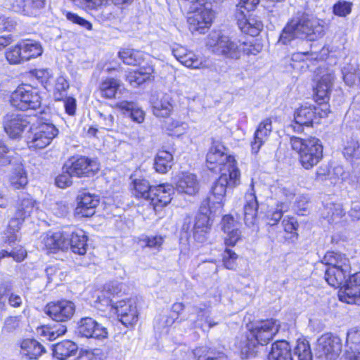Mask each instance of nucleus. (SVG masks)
Returning a JSON list of instances; mask_svg holds the SVG:
<instances>
[{
	"label": "nucleus",
	"instance_id": "1",
	"mask_svg": "<svg viewBox=\"0 0 360 360\" xmlns=\"http://www.w3.org/2000/svg\"><path fill=\"white\" fill-rule=\"evenodd\" d=\"M324 34L323 21L309 14L302 13L290 20L283 29L279 42L288 44L295 38L315 41Z\"/></svg>",
	"mask_w": 360,
	"mask_h": 360
},
{
	"label": "nucleus",
	"instance_id": "2",
	"mask_svg": "<svg viewBox=\"0 0 360 360\" xmlns=\"http://www.w3.org/2000/svg\"><path fill=\"white\" fill-rule=\"evenodd\" d=\"M39 203L30 194L24 193L18 199L16 204L13 217L9 221L6 242L13 246L17 240V232L19 231L23 221L33 214H39Z\"/></svg>",
	"mask_w": 360,
	"mask_h": 360
},
{
	"label": "nucleus",
	"instance_id": "3",
	"mask_svg": "<svg viewBox=\"0 0 360 360\" xmlns=\"http://www.w3.org/2000/svg\"><path fill=\"white\" fill-rule=\"evenodd\" d=\"M292 148L299 154V160L306 169H310L316 165L323 158V146L321 141L316 137L301 139L293 136L290 138Z\"/></svg>",
	"mask_w": 360,
	"mask_h": 360
},
{
	"label": "nucleus",
	"instance_id": "4",
	"mask_svg": "<svg viewBox=\"0 0 360 360\" xmlns=\"http://www.w3.org/2000/svg\"><path fill=\"white\" fill-rule=\"evenodd\" d=\"M206 164L211 171L229 173L233 184L240 172L234 157L229 155L227 149L219 143H214L210 147L207 154Z\"/></svg>",
	"mask_w": 360,
	"mask_h": 360
},
{
	"label": "nucleus",
	"instance_id": "5",
	"mask_svg": "<svg viewBox=\"0 0 360 360\" xmlns=\"http://www.w3.org/2000/svg\"><path fill=\"white\" fill-rule=\"evenodd\" d=\"M241 41L232 39L220 32H212L207 37L206 46L219 56L229 59H238L241 56Z\"/></svg>",
	"mask_w": 360,
	"mask_h": 360
},
{
	"label": "nucleus",
	"instance_id": "6",
	"mask_svg": "<svg viewBox=\"0 0 360 360\" xmlns=\"http://www.w3.org/2000/svg\"><path fill=\"white\" fill-rule=\"evenodd\" d=\"M236 177V181L233 184L229 173L222 172L220 176L213 183L210 195L202 201V205L207 206L208 209H213L214 212L220 210L223 206L227 188L236 187L240 184V172H238V175Z\"/></svg>",
	"mask_w": 360,
	"mask_h": 360
},
{
	"label": "nucleus",
	"instance_id": "7",
	"mask_svg": "<svg viewBox=\"0 0 360 360\" xmlns=\"http://www.w3.org/2000/svg\"><path fill=\"white\" fill-rule=\"evenodd\" d=\"M58 133V129L51 123L32 125L26 134L27 145L33 150L44 149L50 145Z\"/></svg>",
	"mask_w": 360,
	"mask_h": 360
},
{
	"label": "nucleus",
	"instance_id": "8",
	"mask_svg": "<svg viewBox=\"0 0 360 360\" xmlns=\"http://www.w3.org/2000/svg\"><path fill=\"white\" fill-rule=\"evenodd\" d=\"M11 103L21 110L37 109L41 105V97L37 89L30 85L19 86L11 96Z\"/></svg>",
	"mask_w": 360,
	"mask_h": 360
},
{
	"label": "nucleus",
	"instance_id": "9",
	"mask_svg": "<svg viewBox=\"0 0 360 360\" xmlns=\"http://www.w3.org/2000/svg\"><path fill=\"white\" fill-rule=\"evenodd\" d=\"M99 169V164L96 159L85 156L72 157L64 165V171L79 178L94 176Z\"/></svg>",
	"mask_w": 360,
	"mask_h": 360
},
{
	"label": "nucleus",
	"instance_id": "10",
	"mask_svg": "<svg viewBox=\"0 0 360 360\" xmlns=\"http://www.w3.org/2000/svg\"><path fill=\"white\" fill-rule=\"evenodd\" d=\"M342 351V342L332 333H325L317 340L316 354L326 360H335Z\"/></svg>",
	"mask_w": 360,
	"mask_h": 360
},
{
	"label": "nucleus",
	"instance_id": "11",
	"mask_svg": "<svg viewBox=\"0 0 360 360\" xmlns=\"http://www.w3.org/2000/svg\"><path fill=\"white\" fill-rule=\"evenodd\" d=\"M190 8H193L192 6ZM193 11L189 13L188 23L191 32L204 33L212 23L214 15L211 9L204 6L200 8L193 6Z\"/></svg>",
	"mask_w": 360,
	"mask_h": 360
},
{
	"label": "nucleus",
	"instance_id": "12",
	"mask_svg": "<svg viewBox=\"0 0 360 360\" xmlns=\"http://www.w3.org/2000/svg\"><path fill=\"white\" fill-rule=\"evenodd\" d=\"M350 264L347 257L342 254L341 262H337V266H328L325 272V279L331 286L340 287L345 281L346 276L349 274Z\"/></svg>",
	"mask_w": 360,
	"mask_h": 360
},
{
	"label": "nucleus",
	"instance_id": "13",
	"mask_svg": "<svg viewBox=\"0 0 360 360\" xmlns=\"http://www.w3.org/2000/svg\"><path fill=\"white\" fill-rule=\"evenodd\" d=\"M112 307L115 309L120 321L124 326H132L138 321L139 312L134 300H120L112 303Z\"/></svg>",
	"mask_w": 360,
	"mask_h": 360
},
{
	"label": "nucleus",
	"instance_id": "14",
	"mask_svg": "<svg viewBox=\"0 0 360 360\" xmlns=\"http://www.w3.org/2000/svg\"><path fill=\"white\" fill-rule=\"evenodd\" d=\"M75 306L68 300H60L49 303L45 307L46 314L56 321L65 322L75 314Z\"/></svg>",
	"mask_w": 360,
	"mask_h": 360
},
{
	"label": "nucleus",
	"instance_id": "15",
	"mask_svg": "<svg viewBox=\"0 0 360 360\" xmlns=\"http://www.w3.org/2000/svg\"><path fill=\"white\" fill-rule=\"evenodd\" d=\"M279 324L276 320L269 319L261 321L250 331V335L258 344L266 345L278 333Z\"/></svg>",
	"mask_w": 360,
	"mask_h": 360
},
{
	"label": "nucleus",
	"instance_id": "16",
	"mask_svg": "<svg viewBox=\"0 0 360 360\" xmlns=\"http://www.w3.org/2000/svg\"><path fill=\"white\" fill-rule=\"evenodd\" d=\"M3 124L6 133L12 139L19 138L25 129L30 127L28 117L15 113L6 115Z\"/></svg>",
	"mask_w": 360,
	"mask_h": 360
},
{
	"label": "nucleus",
	"instance_id": "17",
	"mask_svg": "<svg viewBox=\"0 0 360 360\" xmlns=\"http://www.w3.org/2000/svg\"><path fill=\"white\" fill-rule=\"evenodd\" d=\"M213 210V209H208L207 206L201 205L200 212L196 216L193 226V237L198 243H204L207 239L211 226L209 214L214 212Z\"/></svg>",
	"mask_w": 360,
	"mask_h": 360
},
{
	"label": "nucleus",
	"instance_id": "18",
	"mask_svg": "<svg viewBox=\"0 0 360 360\" xmlns=\"http://www.w3.org/2000/svg\"><path fill=\"white\" fill-rule=\"evenodd\" d=\"M77 331L80 335L87 338L105 339L108 336L107 328L91 317L81 319Z\"/></svg>",
	"mask_w": 360,
	"mask_h": 360
},
{
	"label": "nucleus",
	"instance_id": "19",
	"mask_svg": "<svg viewBox=\"0 0 360 360\" xmlns=\"http://www.w3.org/2000/svg\"><path fill=\"white\" fill-rule=\"evenodd\" d=\"M345 282L339 291V298L348 304L355 303L360 297V271L350 276Z\"/></svg>",
	"mask_w": 360,
	"mask_h": 360
},
{
	"label": "nucleus",
	"instance_id": "20",
	"mask_svg": "<svg viewBox=\"0 0 360 360\" xmlns=\"http://www.w3.org/2000/svg\"><path fill=\"white\" fill-rule=\"evenodd\" d=\"M175 184L178 192L191 196L198 193L200 189V184L197 176L189 172L179 174L176 176Z\"/></svg>",
	"mask_w": 360,
	"mask_h": 360
},
{
	"label": "nucleus",
	"instance_id": "21",
	"mask_svg": "<svg viewBox=\"0 0 360 360\" xmlns=\"http://www.w3.org/2000/svg\"><path fill=\"white\" fill-rule=\"evenodd\" d=\"M152 192L150 204L155 210H158L170 202L174 191L172 185L163 184L154 186Z\"/></svg>",
	"mask_w": 360,
	"mask_h": 360
},
{
	"label": "nucleus",
	"instance_id": "22",
	"mask_svg": "<svg viewBox=\"0 0 360 360\" xmlns=\"http://www.w3.org/2000/svg\"><path fill=\"white\" fill-rule=\"evenodd\" d=\"M236 16L240 30L251 36H257L263 27V24L255 16L249 15L248 18L243 11L236 9Z\"/></svg>",
	"mask_w": 360,
	"mask_h": 360
},
{
	"label": "nucleus",
	"instance_id": "23",
	"mask_svg": "<svg viewBox=\"0 0 360 360\" xmlns=\"http://www.w3.org/2000/svg\"><path fill=\"white\" fill-rule=\"evenodd\" d=\"M46 5V0H13V11L25 15H36Z\"/></svg>",
	"mask_w": 360,
	"mask_h": 360
},
{
	"label": "nucleus",
	"instance_id": "24",
	"mask_svg": "<svg viewBox=\"0 0 360 360\" xmlns=\"http://www.w3.org/2000/svg\"><path fill=\"white\" fill-rule=\"evenodd\" d=\"M250 191L245 195V204L244 205V221L247 226L255 224L257 215L258 202L254 191V182L252 179Z\"/></svg>",
	"mask_w": 360,
	"mask_h": 360
},
{
	"label": "nucleus",
	"instance_id": "25",
	"mask_svg": "<svg viewBox=\"0 0 360 360\" xmlns=\"http://www.w3.org/2000/svg\"><path fill=\"white\" fill-rule=\"evenodd\" d=\"M221 226L224 232L226 233L225 237L226 245H235L241 236L240 224L233 217L226 215L222 218Z\"/></svg>",
	"mask_w": 360,
	"mask_h": 360
},
{
	"label": "nucleus",
	"instance_id": "26",
	"mask_svg": "<svg viewBox=\"0 0 360 360\" xmlns=\"http://www.w3.org/2000/svg\"><path fill=\"white\" fill-rule=\"evenodd\" d=\"M272 131V121L271 118H266L262 121L254 135V141L251 143L252 152L257 153L262 146L267 141Z\"/></svg>",
	"mask_w": 360,
	"mask_h": 360
},
{
	"label": "nucleus",
	"instance_id": "27",
	"mask_svg": "<svg viewBox=\"0 0 360 360\" xmlns=\"http://www.w3.org/2000/svg\"><path fill=\"white\" fill-rule=\"evenodd\" d=\"M65 241L67 242V250H71L78 255H84L86 252L87 238L82 230L73 231L70 235L65 233Z\"/></svg>",
	"mask_w": 360,
	"mask_h": 360
},
{
	"label": "nucleus",
	"instance_id": "28",
	"mask_svg": "<svg viewBox=\"0 0 360 360\" xmlns=\"http://www.w3.org/2000/svg\"><path fill=\"white\" fill-rule=\"evenodd\" d=\"M99 200L97 196L89 193L82 194L79 198L78 205L75 209V213L81 217H89L95 213V208L98 205Z\"/></svg>",
	"mask_w": 360,
	"mask_h": 360
},
{
	"label": "nucleus",
	"instance_id": "29",
	"mask_svg": "<svg viewBox=\"0 0 360 360\" xmlns=\"http://www.w3.org/2000/svg\"><path fill=\"white\" fill-rule=\"evenodd\" d=\"M42 248L55 252L58 250H67V242L65 241V233L49 232L41 236Z\"/></svg>",
	"mask_w": 360,
	"mask_h": 360
},
{
	"label": "nucleus",
	"instance_id": "30",
	"mask_svg": "<svg viewBox=\"0 0 360 360\" xmlns=\"http://www.w3.org/2000/svg\"><path fill=\"white\" fill-rule=\"evenodd\" d=\"M334 79L333 72L330 70H328L326 74L320 77L315 89L317 100L324 102L326 98H328Z\"/></svg>",
	"mask_w": 360,
	"mask_h": 360
},
{
	"label": "nucleus",
	"instance_id": "31",
	"mask_svg": "<svg viewBox=\"0 0 360 360\" xmlns=\"http://www.w3.org/2000/svg\"><path fill=\"white\" fill-rule=\"evenodd\" d=\"M10 186L13 189L25 188L27 184V176L21 163L13 165L8 175Z\"/></svg>",
	"mask_w": 360,
	"mask_h": 360
},
{
	"label": "nucleus",
	"instance_id": "32",
	"mask_svg": "<svg viewBox=\"0 0 360 360\" xmlns=\"http://www.w3.org/2000/svg\"><path fill=\"white\" fill-rule=\"evenodd\" d=\"M154 73L152 65L141 67L138 70L129 72L127 76V80L133 87H138L147 80H149Z\"/></svg>",
	"mask_w": 360,
	"mask_h": 360
},
{
	"label": "nucleus",
	"instance_id": "33",
	"mask_svg": "<svg viewBox=\"0 0 360 360\" xmlns=\"http://www.w3.org/2000/svg\"><path fill=\"white\" fill-rule=\"evenodd\" d=\"M347 344L352 349L347 354V360H360V327L352 328L347 332Z\"/></svg>",
	"mask_w": 360,
	"mask_h": 360
},
{
	"label": "nucleus",
	"instance_id": "34",
	"mask_svg": "<svg viewBox=\"0 0 360 360\" xmlns=\"http://www.w3.org/2000/svg\"><path fill=\"white\" fill-rule=\"evenodd\" d=\"M121 82L112 77H106L101 80L98 91L103 98L112 99L116 98L118 91H121Z\"/></svg>",
	"mask_w": 360,
	"mask_h": 360
},
{
	"label": "nucleus",
	"instance_id": "35",
	"mask_svg": "<svg viewBox=\"0 0 360 360\" xmlns=\"http://www.w3.org/2000/svg\"><path fill=\"white\" fill-rule=\"evenodd\" d=\"M193 354L196 360H230L224 352L206 345L196 347Z\"/></svg>",
	"mask_w": 360,
	"mask_h": 360
},
{
	"label": "nucleus",
	"instance_id": "36",
	"mask_svg": "<svg viewBox=\"0 0 360 360\" xmlns=\"http://www.w3.org/2000/svg\"><path fill=\"white\" fill-rule=\"evenodd\" d=\"M46 352L44 346L35 340L26 339L20 343L22 355L29 359H36Z\"/></svg>",
	"mask_w": 360,
	"mask_h": 360
},
{
	"label": "nucleus",
	"instance_id": "37",
	"mask_svg": "<svg viewBox=\"0 0 360 360\" xmlns=\"http://www.w3.org/2000/svg\"><path fill=\"white\" fill-rule=\"evenodd\" d=\"M268 360H293L289 344L284 340L274 342L268 355Z\"/></svg>",
	"mask_w": 360,
	"mask_h": 360
},
{
	"label": "nucleus",
	"instance_id": "38",
	"mask_svg": "<svg viewBox=\"0 0 360 360\" xmlns=\"http://www.w3.org/2000/svg\"><path fill=\"white\" fill-rule=\"evenodd\" d=\"M318 109L314 106H301L294 115L295 121L300 125L309 126L316 118Z\"/></svg>",
	"mask_w": 360,
	"mask_h": 360
},
{
	"label": "nucleus",
	"instance_id": "39",
	"mask_svg": "<svg viewBox=\"0 0 360 360\" xmlns=\"http://www.w3.org/2000/svg\"><path fill=\"white\" fill-rule=\"evenodd\" d=\"M173 164V155L165 150H159L154 159V168L160 174L167 173Z\"/></svg>",
	"mask_w": 360,
	"mask_h": 360
},
{
	"label": "nucleus",
	"instance_id": "40",
	"mask_svg": "<svg viewBox=\"0 0 360 360\" xmlns=\"http://www.w3.org/2000/svg\"><path fill=\"white\" fill-rule=\"evenodd\" d=\"M20 42L22 49V53L25 61L39 57L43 53L42 46L38 41L27 39Z\"/></svg>",
	"mask_w": 360,
	"mask_h": 360
},
{
	"label": "nucleus",
	"instance_id": "41",
	"mask_svg": "<svg viewBox=\"0 0 360 360\" xmlns=\"http://www.w3.org/2000/svg\"><path fill=\"white\" fill-rule=\"evenodd\" d=\"M77 350V346L75 343L70 340H65L57 343L53 349V356L60 359L65 360L72 356Z\"/></svg>",
	"mask_w": 360,
	"mask_h": 360
},
{
	"label": "nucleus",
	"instance_id": "42",
	"mask_svg": "<svg viewBox=\"0 0 360 360\" xmlns=\"http://www.w3.org/2000/svg\"><path fill=\"white\" fill-rule=\"evenodd\" d=\"M173 110L172 98L169 95H164L160 99L157 100L153 106L154 115L159 117H167Z\"/></svg>",
	"mask_w": 360,
	"mask_h": 360
},
{
	"label": "nucleus",
	"instance_id": "43",
	"mask_svg": "<svg viewBox=\"0 0 360 360\" xmlns=\"http://www.w3.org/2000/svg\"><path fill=\"white\" fill-rule=\"evenodd\" d=\"M288 210L286 202H277L274 207H271L267 211L265 219L269 226L276 225L281 219L283 213Z\"/></svg>",
	"mask_w": 360,
	"mask_h": 360
},
{
	"label": "nucleus",
	"instance_id": "44",
	"mask_svg": "<svg viewBox=\"0 0 360 360\" xmlns=\"http://www.w3.org/2000/svg\"><path fill=\"white\" fill-rule=\"evenodd\" d=\"M258 343L250 335L242 338L238 345L240 349V354L243 359L254 357L257 354V345Z\"/></svg>",
	"mask_w": 360,
	"mask_h": 360
},
{
	"label": "nucleus",
	"instance_id": "45",
	"mask_svg": "<svg viewBox=\"0 0 360 360\" xmlns=\"http://www.w3.org/2000/svg\"><path fill=\"white\" fill-rule=\"evenodd\" d=\"M191 314H195L196 315V319H192L191 317L188 318L193 323V327L202 328L203 327L202 323H205L206 319L209 318L210 311L207 304H200L191 307Z\"/></svg>",
	"mask_w": 360,
	"mask_h": 360
},
{
	"label": "nucleus",
	"instance_id": "46",
	"mask_svg": "<svg viewBox=\"0 0 360 360\" xmlns=\"http://www.w3.org/2000/svg\"><path fill=\"white\" fill-rule=\"evenodd\" d=\"M98 9L101 10L98 17L103 21L112 22L118 20L122 11L120 7L110 3Z\"/></svg>",
	"mask_w": 360,
	"mask_h": 360
},
{
	"label": "nucleus",
	"instance_id": "47",
	"mask_svg": "<svg viewBox=\"0 0 360 360\" xmlns=\"http://www.w3.org/2000/svg\"><path fill=\"white\" fill-rule=\"evenodd\" d=\"M118 54L123 63L129 65H139L143 59L142 52L134 49H123Z\"/></svg>",
	"mask_w": 360,
	"mask_h": 360
},
{
	"label": "nucleus",
	"instance_id": "48",
	"mask_svg": "<svg viewBox=\"0 0 360 360\" xmlns=\"http://www.w3.org/2000/svg\"><path fill=\"white\" fill-rule=\"evenodd\" d=\"M275 195L281 199L278 202H286L289 206V203L295 196V190L292 186L283 185H278L272 187Z\"/></svg>",
	"mask_w": 360,
	"mask_h": 360
},
{
	"label": "nucleus",
	"instance_id": "49",
	"mask_svg": "<svg viewBox=\"0 0 360 360\" xmlns=\"http://www.w3.org/2000/svg\"><path fill=\"white\" fill-rule=\"evenodd\" d=\"M343 79L349 86H360V70L352 66L344 67L342 70Z\"/></svg>",
	"mask_w": 360,
	"mask_h": 360
},
{
	"label": "nucleus",
	"instance_id": "50",
	"mask_svg": "<svg viewBox=\"0 0 360 360\" xmlns=\"http://www.w3.org/2000/svg\"><path fill=\"white\" fill-rule=\"evenodd\" d=\"M134 195L136 198L150 199L152 195V190L154 186H151L148 181L145 179H137L134 181Z\"/></svg>",
	"mask_w": 360,
	"mask_h": 360
},
{
	"label": "nucleus",
	"instance_id": "51",
	"mask_svg": "<svg viewBox=\"0 0 360 360\" xmlns=\"http://www.w3.org/2000/svg\"><path fill=\"white\" fill-rule=\"evenodd\" d=\"M344 157L348 160L360 159V146L357 141L350 140L347 142L342 149Z\"/></svg>",
	"mask_w": 360,
	"mask_h": 360
},
{
	"label": "nucleus",
	"instance_id": "52",
	"mask_svg": "<svg viewBox=\"0 0 360 360\" xmlns=\"http://www.w3.org/2000/svg\"><path fill=\"white\" fill-rule=\"evenodd\" d=\"M20 42L9 47L6 51V58L10 64H20L25 62Z\"/></svg>",
	"mask_w": 360,
	"mask_h": 360
},
{
	"label": "nucleus",
	"instance_id": "53",
	"mask_svg": "<svg viewBox=\"0 0 360 360\" xmlns=\"http://www.w3.org/2000/svg\"><path fill=\"white\" fill-rule=\"evenodd\" d=\"M294 354L298 360H312V353L309 343L307 340H298L294 349Z\"/></svg>",
	"mask_w": 360,
	"mask_h": 360
},
{
	"label": "nucleus",
	"instance_id": "54",
	"mask_svg": "<svg viewBox=\"0 0 360 360\" xmlns=\"http://www.w3.org/2000/svg\"><path fill=\"white\" fill-rule=\"evenodd\" d=\"M69 88V83L67 79L60 76L56 79L54 90L53 97L56 101H62L66 96V91Z\"/></svg>",
	"mask_w": 360,
	"mask_h": 360
},
{
	"label": "nucleus",
	"instance_id": "55",
	"mask_svg": "<svg viewBox=\"0 0 360 360\" xmlns=\"http://www.w3.org/2000/svg\"><path fill=\"white\" fill-rule=\"evenodd\" d=\"M31 73L39 82H40L44 86L46 89H48L51 85V80L53 77V73L50 69H35L32 70Z\"/></svg>",
	"mask_w": 360,
	"mask_h": 360
},
{
	"label": "nucleus",
	"instance_id": "56",
	"mask_svg": "<svg viewBox=\"0 0 360 360\" xmlns=\"http://www.w3.org/2000/svg\"><path fill=\"white\" fill-rule=\"evenodd\" d=\"M326 210L328 214L326 217L328 221L336 222L345 215L344 209L340 204H330L326 207Z\"/></svg>",
	"mask_w": 360,
	"mask_h": 360
},
{
	"label": "nucleus",
	"instance_id": "57",
	"mask_svg": "<svg viewBox=\"0 0 360 360\" xmlns=\"http://www.w3.org/2000/svg\"><path fill=\"white\" fill-rule=\"evenodd\" d=\"M181 63L187 68L198 69L202 66L203 62L200 57L191 51H188Z\"/></svg>",
	"mask_w": 360,
	"mask_h": 360
},
{
	"label": "nucleus",
	"instance_id": "58",
	"mask_svg": "<svg viewBox=\"0 0 360 360\" xmlns=\"http://www.w3.org/2000/svg\"><path fill=\"white\" fill-rule=\"evenodd\" d=\"M26 256V251L21 246L13 247L10 251L4 250L0 252V260L6 257H11L17 262L22 261Z\"/></svg>",
	"mask_w": 360,
	"mask_h": 360
},
{
	"label": "nucleus",
	"instance_id": "59",
	"mask_svg": "<svg viewBox=\"0 0 360 360\" xmlns=\"http://www.w3.org/2000/svg\"><path fill=\"white\" fill-rule=\"evenodd\" d=\"M98 122L102 127L107 130H111L115 124V117L108 112L98 111Z\"/></svg>",
	"mask_w": 360,
	"mask_h": 360
},
{
	"label": "nucleus",
	"instance_id": "60",
	"mask_svg": "<svg viewBox=\"0 0 360 360\" xmlns=\"http://www.w3.org/2000/svg\"><path fill=\"white\" fill-rule=\"evenodd\" d=\"M352 11V4L346 1H339L333 6L335 15L344 17L349 15Z\"/></svg>",
	"mask_w": 360,
	"mask_h": 360
},
{
	"label": "nucleus",
	"instance_id": "61",
	"mask_svg": "<svg viewBox=\"0 0 360 360\" xmlns=\"http://www.w3.org/2000/svg\"><path fill=\"white\" fill-rule=\"evenodd\" d=\"M46 273L49 281H54L56 283L62 281L65 277L64 272L56 266H49L47 267Z\"/></svg>",
	"mask_w": 360,
	"mask_h": 360
},
{
	"label": "nucleus",
	"instance_id": "62",
	"mask_svg": "<svg viewBox=\"0 0 360 360\" xmlns=\"http://www.w3.org/2000/svg\"><path fill=\"white\" fill-rule=\"evenodd\" d=\"M238 258L237 255L230 249H226L223 256L224 266L228 269H235L236 267V261Z\"/></svg>",
	"mask_w": 360,
	"mask_h": 360
},
{
	"label": "nucleus",
	"instance_id": "63",
	"mask_svg": "<svg viewBox=\"0 0 360 360\" xmlns=\"http://www.w3.org/2000/svg\"><path fill=\"white\" fill-rule=\"evenodd\" d=\"M142 242L146 247L159 250L164 242V238L160 236H150L143 238Z\"/></svg>",
	"mask_w": 360,
	"mask_h": 360
},
{
	"label": "nucleus",
	"instance_id": "64",
	"mask_svg": "<svg viewBox=\"0 0 360 360\" xmlns=\"http://www.w3.org/2000/svg\"><path fill=\"white\" fill-rule=\"evenodd\" d=\"M73 176L69 172L64 171V166L63 167V172L56 178V184L58 187L64 188L70 186L72 184V177Z\"/></svg>",
	"mask_w": 360,
	"mask_h": 360
}]
</instances>
